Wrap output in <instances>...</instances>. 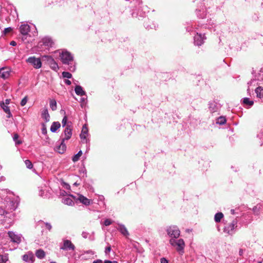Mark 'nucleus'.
Wrapping results in <instances>:
<instances>
[{
	"instance_id": "nucleus-1",
	"label": "nucleus",
	"mask_w": 263,
	"mask_h": 263,
	"mask_svg": "<svg viewBox=\"0 0 263 263\" xmlns=\"http://www.w3.org/2000/svg\"><path fill=\"white\" fill-rule=\"evenodd\" d=\"M60 57L64 64L69 65L68 69L73 72L76 69L74 65L73 64V57L71 54L66 50H63L60 53Z\"/></svg>"
},
{
	"instance_id": "nucleus-2",
	"label": "nucleus",
	"mask_w": 263,
	"mask_h": 263,
	"mask_svg": "<svg viewBox=\"0 0 263 263\" xmlns=\"http://www.w3.org/2000/svg\"><path fill=\"white\" fill-rule=\"evenodd\" d=\"M169 242L172 246L175 248L176 250L179 254H182L184 253L185 242L183 239L180 238L175 239L170 238Z\"/></svg>"
},
{
	"instance_id": "nucleus-3",
	"label": "nucleus",
	"mask_w": 263,
	"mask_h": 263,
	"mask_svg": "<svg viewBox=\"0 0 263 263\" xmlns=\"http://www.w3.org/2000/svg\"><path fill=\"white\" fill-rule=\"evenodd\" d=\"M167 234L171 238L176 239L180 235V231L179 228L176 226H171L166 229Z\"/></svg>"
},
{
	"instance_id": "nucleus-4",
	"label": "nucleus",
	"mask_w": 263,
	"mask_h": 263,
	"mask_svg": "<svg viewBox=\"0 0 263 263\" xmlns=\"http://www.w3.org/2000/svg\"><path fill=\"white\" fill-rule=\"evenodd\" d=\"M26 62L31 64L35 69H39L42 67L41 59L34 56L28 58L26 60Z\"/></svg>"
},
{
	"instance_id": "nucleus-5",
	"label": "nucleus",
	"mask_w": 263,
	"mask_h": 263,
	"mask_svg": "<svg viewBox=\"0 0 263 263\" xmlns=\"http://www.w3.org/2000/svg\"><path fill=\"white\" fill-rule=\"evenodd\" d=\"M237 220H233L231 223L226 226L224 228V232L229 234H232L234 232L235 229L237 228Z\"/></svg>"
},
{
	"instance_id": "nucleus-6",
	"label": "nucleus",
	"mask_w": 263,
	"mask_h": 263,
	"mask_svg": "<svg viewBox=\"0 0 263 263\" xmlns=\"http://www.w3.org/2000/svg\"><path fill=\"white\" fill-rule=\"evenodd\" d=\"M60 249L66 251H74L75 246L70 240L65 239L63 240V243L62 246L60 247Z\"/></svg>"
},
{
	"instance_id": "nucleus-7",
	"label": "nucleus",
	"mask_w": 263,
	"mask_h": 263,
	"mask_svg": "<svg viewBox=\"0 0 263 263\" xmlns=\"http://www.w3.org/2000/svg\"><path fill=\"white\" fill-rule=\"evenodd\" d=\"M8 234L12 242L17 244L21 242L22 235L21 234H16L15 232L12 231H9Z\"/></svg>"
},
{
	"instance_id": "nucleus-8",
	"label": "nucleus",
	"mask_w": 263,
	"mask_h": 263,
	"mask_svg": "<svg viewBox=\"0 0 263 263\" xmlns=\"http://www.w3.org/2000/svg\"><path fill=\"white\" fill-rule=\"evenodd\" d=\"M71 197H72L75 200H79L80 202L85 205H89L91 203V200L84 197L82 195L78 194L77 196L71 195Z\"/></svg>"
},
{
	"instance_id": "nucleus-9",
	"label": "nucleus",
	"mask_w": 263,
	"mask_h": 263,
	"mask_svg": "<svg viewBox=\"0 0 263 263\" xmlns=\"http://www.w3.org/2000/svg\"><path fill=\"white\" fill-rule=\"evenodd\" d=\"M205 39V37L204 34L197 32L194 37V44L198 46H201L203 44Z\"/></svg>"
},
{
	"instance_id": "nucleus-10",
	"label": "nucleus",
	"mask_w": 263,
	"mask_h": 263,
	"mask_svg": "<svg viewBox=\"0 0 263 263\" xmlns=\"http://www.w3.org/2000/svg\"><path fill=\"white\" fill-rule=\"evenodd\" d=\"M30 26L27 24H22L20 27V31L21 33L24 36L22 37L23 41H24L26 39L25 36L28 34V32L30 31Z\"/></svg>"
},
{
	"instance_id": "nucleus-11",
	"label": "nucleus",
	"mask_w": 263,
	"mask_h": 263,
	"mask_svg": "<svg viewBox=\"0 0 263 263\" xmlns=\"http://www.w3.org/2000/svg\"><path fill=\"white\" fill-rule=\"evenodd\" d=\"M43 58L47 59L48 62L50 65L51 68L53 70L57 71V70L59 69V66L58 65V64L55 62V61L52 57L48 55H45L43 57Z\"/></svg>"
},
{
	"instance_id": "nucleus-12",
	"label": "nucleus",
	"mask_w": 263,
	"mask_h": 263,
	"mask_svg": "<svg viewBox=\"0 0 263 263\" xmlns=\"http://www.w3.org/2000/svg\"><path fill=\"white\" fill-rule=\"evenodd\" d=\"M260 83H259L254 78L248 83V88L247 89L248 93H250L251 90H253V87L256 86H259Z\"/></svg>"
},
{
	"instance_id": "nucleus-13",
	"label": "nucleus",
	"mask_w": 263,
	"mask_h": 263,
	"mask_svg": "<svg viewBox=\"0 0 263 263\" xmlns=\"http://www.w3.org/2000/svg\"><path fill=\"white\" fill-rule=\"evenodd\" d=\"M255 92L259 101L263 103V87L257 86L255 89Z\"/></svg>"
},
{
	"instance_id": "nucleus-14",
	"label": "nucleus",
	"mask_w": 263,
	"mask_h": 263,
	"mask_svg": "<svg viewBox=\"0 0 263 263\" xmlns=\"http://www.w3.org/2000/svg\"><path fill=\"white\" fill-rule=\"evenodd\" d=\"M64 133L65 137L62 139H64V140H68L70 138L72 135V128H71L70 125H67L66 126Z\"/></svg>"
},
{
	"instance_id": "nucleus-15",
	"label": "nucleus",
	"mask_w": 263,
	"mask_h": 263,
	"mask_svg": "<svg viewBox=\"0 0 263 263\" xmlns=\"http://www.w3.org/2000/svg\"><path fill=\"white\" fill-rule=\"evenodd\" d=\"M10 76V70L7 67H3L0 69V77L6 79Z\"/></svg>"
},
{
	"instance_id": "nucleus-16",
	"label": "nucleus",
	"mask_w": 263,
	"mask_h": 263,
	"mask_svg": "<svg viewBox=\"0 0 263 263\" xmlns=\"http://www.w3.org/2000/svg\"><path fill=\"white\" fill-rule=\"evenodd\" d=\"M40 43H42L41 45H43L46 47H49L52 46L53 42L51 38L49 37H45L42 39Z\"/></svg>"
},
{
	"instance_id": "nucleus-17",
	"label": "nucleus",
	"mask_w": 263,
	"mask_h": 263,
	"mask_svg": "<svg viewBox=\"0 0 263 263\" xmlns=\"http://www.w3.org/2000/svg\"><path fill=\"white\" fill-rule=\"evenodd\" d=\"M88 135V130L86 125H84L83 126L81 133L80 134V138L82 140V141H85V142L86 143L87 140L86 139V137Z\"/></svg>"
},
{
	"instance_id": "nucleus-18",
	"label": "nucleus",
	"mask_w": 263,
	"mask_h": 263,
	"mask_svg": "<svg viewBox=\"0 0 263 263\" xmlns=\"http://www.w3.org/2000/svg\"><path fill=\"white\" fill-rule=\"evenodd\" d=\"M1 106L4 110V111L7 114V117L8 118H10L12 117V114L10 112L9 107L6 105L4 102H2L1 103Z\"/></svg>"
},
{
	"instance_id": "nucleus-19",
	"label": "nucleus",
	"mask_w": 263,
	"mask_h": 263,
	"mask_svg": "<svg viewBox=\"0 0 263 263\" xmlns=\"http://www.w3.org/2000/svg\"><path fill=\"white\" fill-rule=\"evenodd\" d=\"M117 230L119 231L122 235L126 237H127L129 235V233L127 229L123 224H119L118 225V228H117Z\"/></svg>"
},
{
	"instance_id": "nucleus-20",
	"label": "nucleus",
	"mask_w": 263,
	"mask_h": 263,
	"mask_svg": "<svg viewBox=\"0 0 263 263\" xmlns=\"http://www.w3.org/2000/svg\"><path fill=\"white\" fill-rule=\"evenodd\" d=\"M34 258V254L31 252H28L27 254L23 256V259L26 262L29 261H33Z\"/></svg>"
},
{
	"instance_id": "nucleus-21",
	"label": "nucleus",
	"mask_w": 263,
	"mask_h": 263,
	"mask_svg": "<svg viewBox=\"0 0 263 263\" xmlns=\"http://www.w3.org/2000/svg\"><path fill=\"white\" fill-rule=\"evenodd\" d=\"M64 141V139H62L60 144L57 147V151L60 154H63L66 151V146Z\"/></svg>"
},
{
	"instance_id": "nucleus-22",
	"label": "nucleus",
	"mask_w": 263,
	"mask_h": 263,
	"mask_svg": "<svg viewBox=\"0 0 263 263\" xmlns=\"http://www.w3.org/2000/svg\"><path fill=\"white\" fill-rule=\"evenodd\" d=\"M76 93L80 96H86V92L83 89V88L80 85H77L74 88Z\"/></svg>"
},
{
	"instance_id": "nucleus-23",
	"label": "nucleus",
	"mask_w": 263,
	"mask_h": 263,
	"mask_svg": "<svg viewBox=\"0 0 263 263\" xmlns=\"http://www.w3.org/2000/svg\"><path fill=\"white\" fill-rule=\"evenodd\" d=\"M219 106L214 102H210L209 103V109L212 112H215L218 111Z\"/></svg>"
},
{
	"instance_id": "nucleus-24",
	"label": "nucleus",
	"mask_w": 263,
	"mask_h": 263,
	"mask_svg": "<svg viewBox=\"0 0 263 263\" xmlns=\"http://www.w3.org/2000/svg\"><path fill=\"white\" fill-rule=\"evenodd\" d=\"M35 256L39 259H43L45 257L46 253L42 249H38L35 251Z\"/></svg>"
},
{
	"instance_id": "nucleus-25",
	"label": "nucleus",
	"mask_w": 263,
	"mask_h": 263,
	"mask_svg": "<svg viewBox=\"0 0 263 263\" xmlns=\"http://www.w3.org/2000/svg\"><path fill=\"white\" fill-rule=\"evenodd\" d=\"M255 78L259 83L263 81V67L255 75Z\"/></svg>"
},
{
	"instance_id": "nucleus-26",
	"label": "nucleus",
	"mask_w": 263,
	"mask_h": 263,
	"mask_svg": "<svg viewBox=\"0 0 263 263\" xmlns=\"http://www.w3.org/2000/svg\"><path fill=\"white\" fill-rule=\"evenodd\" d=\"M42 117L46 122H48L50 120V116L48 114V109L44 108L42 112Z\"/></svg>"
},
{
	"instance_id": "nucleus-27",
	"label": "nucleus",
	"mask_w": 263,
	"mask_h": 263,
	"mask_svg": "<svg viewBox=\"0 0 263 263\" xmlns=\"http://www.w3.org/2000/svg\"><path fill=\"white\" fill-rule=\"evenodd\" d=\"M61 124L59 122H54L50 127V131L55 133L60 127Z\"/></svg>"
},
{
	"instance_id": "nucleus-28",
	"label": "nucleus",
	"mask_w": 263,
	"mask_h": 263,
	"mask_svg": "<svg viewBox=\"0 0 263 263\" xmlns=\"http://www.w3.org/2000/svg\"><path fill=\"white\" fill-rule=\"evenodd\" d=\"M94 257V253L92 251H88L85 252L84 254H83L82 258L85 259H87L89 258H93Z\"/></svg>"
},
{
	"instance_id": "nucleus-29",
	"label": "nucleus",
	"mask_w": 263,
	"mask_h": 263,
	"mask_svg": "<svg viewBox=\"0 0 263 263\" xmlns=\"http://www.w3.org/2000/svg\"><path fill=\"white\" fill-rule=\"evenodd\" d=\"M63 203L68 205H72L73 201L71 197H67L63 198Z\"/></svg>"
},
{
	"instance_id": "nucleus-30",
	"label": "nucleus",
	"mask_w": 263,
	"mask_h": 263,
	"mask_svg": "<svg viewBox=\"0 0 263 263\" xmlns=\"http://www.w3.org/2000/svg\"><path fill=\"white\" fill-rule=\"evenodd\" d=\"M223 217V214L221 212L217 213L214 216V220L216 222H219Z\"/></svg>"
},
{
	"instance_id": "nucleus-31",
	"label": "nucleus",
	"mask_w": 263,
	"mask_h": 263,
	"mask_svg": "<svg viewBox=\"0 0 263 263\" xmlns=\"http://www.w3.org/2000/svg\"><path fill=\"white\" fill-rule=\"evenodd\" d=\"M8 260L7 254H0V263H6Z\"/></svg>"
},
{
	"instance_id": "nucleus-32",
	"label": "nucleus",
	"mask_w": 263,
	"mask_h": 263,
	"mask_svg": "<svg viewBox=\"0 0 263 263\" xmlns=\"http://www.w3.org/2000/svg\"><path fill=\"white\" fill-rule=\"evenodd\" d=\"M243 103L246 104V105H247L249 106H251L253 105L254 104V101H252V100H250L249 98H243Z\"/></svg>"
},
{
	"instance_id": "nucleus-33",
	"label": "nucleus",
	"mask_w": 263,
	"mask_h": 263,
	"mask_svg": "<svg viewBox=\"0 0 263 263\" xmlns=\"http://www.w3.org/2000/svg\"><path fill=\"white\" fill-rule=\"evenodd\" d=\"M226 122L225 117L221 116L217 118L216 123L219 125H223Z\"/></svg>"
},
{
	"instance_id": "nucleus-34",
	"label": "nucleus",
	"mask_w": 263,
	"mask_h": 263,
	"mask_svg": "<svg viewBox=\"0 0 263 263\" xmlns=\"http://www.w3.org/2000/svg\"><path fill=\"white\" fill-rule=\"evenodd\" d=\"M50 107L52 110L57 109V102L54 99L50 101Z\"/></svg>"
},
{
	"instance_id": "nucleus-35",
	"label": "nucleus",
	"mask_w": 263,
	"mask_h": 263,
	"mask_svg": "<svg viewBox=\"0 0 263 263\" xmlns=\"http://www.w3.org/2000/svg\"><path fill=\"white\" fill-rule=\"evenodd\" d=\"M82 152L81 151H80L77 154H76L72 158V160L73 162H76L78 161L80 156L82 155Z\"/></svg>"
},
{
	"instance_id": "nucleus-36",
	"label": "nucleus",
	"mask_w": 263,
	"mask_h": 263,
	"mask_svg": "<svg viewBox=\"0 0 263 263\" xmlns=\"http://www.w3.org/2000/svg\"><path fill=\"white\" fill-rule=\"evenodd\" d=\"M86 100L87 97H83L80 99L81 106L82 108H83L85 106L86 104Z\"/></svg>"
},
{
	"instance_id": "nucleus-37",
	"label": "nucleus",
	"mask_w": 263,
	"mask_h": 263,
	"mask_svg": "<svg viewBox=\"0 0 263 263\" xmlns=\"http://www.w3.org/2000/svg\"><path fill=\"white\" fill-rule=\"evenodd\" d=\"M18 137V135L17 134H14L13 137V140L15 141V144L17 145L22 143V141L17 140Z\"/></svg>"
},
{
	"instance_id": "nucleus-38",
	"label": "nucleus",
	"mask_w": 263,
	"mask_h": 263,
	"mask_svg": "<svg viewBox=\"0 0 263 263\" xmlns=\"http://www.w3.org/2000/svg\"><path fill=\"white\" fill-rule=\"evenodd\" d=\"M62 74L64 78L67 79H70L72 77V74L68 72L64 71L62 72Z\"/></svg>"
},
{
	"instance_id": "nucleus-39",
	"label": "nucleus",
	"mask_w": 263,
	"mask_h": 263,
	"mask_svg": "<svg viewBox=\"0 0 263 263\" xmlns=\"http://www.w3.org/2000/svg\"><path fill=\"white\" fill-rule=\"evenodd\" d=\"M25 163L26 164V167L28 168H29V169H31L33 167V165L31 163V162L29 160H26L25 161Z\"/></svg>"
},
{
	"instance_id": "nucleus-40",
	"label": "nucleus",
	"mask_w": 263,
	"mask_h": 263,
	"mask_svg": "<svg viewBox=\"0 0 263 263\" xmlns=\"http://www.w3.org/2000/svg\"><path fill=\"white\" fill-rule=\"evenodd\" d=\"M259 210H260V206H258V205H256V206H255L254 207H253L252 210L255 214L258 215L259 214Z\"/></svg>"
},
{
	"instance_id": "nucleus-41",
	"label": "nucleus",
	"mask_w": 263,
	"mask_h": 263,
	"mask_svg": "<svg viewBox=\"0 0 263 263\" xmlns=\"http://www.w3.org/2000/svg\"><path fill=\"white\" fill-rule=\"evenodd\" d=\"M112 223V221L109 219H106L104 222V224L105 226H108Z\"/></svg>"
},
{
	"instance_id": "nucleus-42",
	"label": "nucleus",
	"mask_w": 263,
	"mask_h": 263,
	"mask_svg": "<svg viewBox=\"0 0 263 263\" xmlns=\"http://www.w3.org/2000/svg\"><path fill=\"white\" fill-rule=\"evenodd\" d=\"M39 195L40 196L43 197H47V195L46 194H45L44 190L42 189L40 190L39 192Z\"/></svg>"
},
{
	"instance_id": "nucleus-43",
	"label": "nucleus",
	"mask_w": 263,
	"mask_h": 263,
	"mask_svg": "<svg viewBox=\"0 0 263 263\" xmlns=\"http://www.w3.org/2000/svg\"><path fill=\"white\" fill-rule=\"evenodd\" d=\"M27 102V97H24L21 102V105L24 106L26 105Z\"/></svg>"
},
{
	"instance_id": "nucleus-44",
	"label": "nucleus",
	"mask_w": 263,
	"mask_h": 263,
	"mask_svg": "<svg viewBox=\"0 0 263 263\" xmlns=\"http://www.w3.org/2000/svg\"><path fill=\"white\" fill-rule=\"evenodd\" d=\"M67 121V118L66 116H65L63 118L62 121V125L63 127L67 126L66 125Z\"/></svg>"
},
{
	"instance_id": "nucleus-45",
	"label": "nucleus",
	"mask_w": 263,
	"mask_h": 263,
	"mask_svg": "<svg viewBox=\"0 0 263 263\" xmlns=\"http://www.w3.org/2000/svg\"><path fill=\"white\" fill-rule=\"evenodd\" d=\"M12 205L11 207V209H12V210H15L17 206V204L18 203H15V202H13V201L12 202Z\"/></svg>"
},
{
	"instance_id": "nucleus-46",
	"label": "nucleus",
	"mask_w": 263,
	"mask_h": 263,
	"mask_svg": "<svg viewBox=\"0 0 263 263\" xmlns=\"http://www.w3.org/2000/svg\"><path fill=\"white\" fill-rule=\"evenodd\" d=\"M111 251V246H109L108 247H107L106 248H105V253L106 254H107L108 253H109Z\"/></svg>"
},
{
	"instance_id": "nucleus-47",
	"label": "nucleus",
	"mask_w": 263,
	"mask_h": 263,
	"mask_svg": "<svg viewBox=\"0 0 263 263\" xmlns=\"http://www.w3.org/2000/svg\"><path fill=\"white\" fill-rule=\"evenodd\" d=\"M12 30V28L11 27H8L5 29L4 32L5 34H6Z\"/></svg>"
},
{
	"instance_id": "nucleus-48",
	"label": "nucleus",
	"mask_w": 263,
	"mask_h": 263,
	"mask_svg": "<svg viewBox=\"0 0 263 263\" xmlns=\"http://www.w3.org/2000/svg\"><path fill=\"white\" fill-rule=\"evenodd\" d=\"M45 226H46V227L47 229H48L49 231L52 228V226L50 224V223H48V222H46L45 223Z\"/></svg>"
},
{
	"instance_id": "nucleus-49",
	"label": "nucleus",
	"mask_w": 263,
	"mask_h": 263,
	"mask_svg": "<svg viewBox=\"0 0 263 263\" xmlns=\"http://www.w3.org/2000/svg\"><path fill=\"white\" fill-rule=\"evenodd\" d=\"M7 214V212H6L5 210H4V209H0V214L1 215H5V214Z\"/></svg>"
},
{
	"instance_id": "nucleus-50",
	"label": "nucleus",
	"mask_w": 263,
	"mask_h": 263,
	"mask_svg": "<svg viewBox=\"0 0 263 263\" xmlns=\"http://www.w3.org/2000/svg\"><path fill=\"white\" fill-rule=\"evenodd\" d=\"M160 263H168L167 260L164 257L161 258Z\"/></svg>"
},
{
	"instance_id": "nucleus-51",
	"label": "nucleus",
	"mask_w": 263,
	"mask_h": 263,
	"mask_svg": "<svg viewBox=\"0 0 263 263\" xmlns=\"http://www.w3.org/2000/svg\"><path fill=\"white\" fill-rule=\"evenodd\" d=\"M88 235V233L85 232H83L82 233V236L83 237L86 238L87 237V235Z\"/></svg>"
},
{
	"instance_id": "nucleus-52",
	"label": "nucleus",
	"mask_w": 263,
	"mask_h": 263,
	"mask_svg": "<svg viewBox=\"0 0 263 263\" xmlns=\"http://www.w3.org/2000/svg\"><path fill=\"white\" fill-rule=\"evenodd\" d=\"M103 263H118L117 261H110L109 260H105Z\"/></svg>"
},
{
	"instance_id": "nucleus-53",
	"label": "nucleus",
	"mask_w": 263,
	"mask_h": 263,
	"mask_svg": "<svg viewBox=\"0 0 263 263\" xmlns=\"http://www.w3.org/2000/svg\"><path fill=\"white\" fill-rule=\"evenodd\" d=\"M92 263H103L102 260L100 259H97L93 260Z\"/></svg>"
},
{
	"instance_id": "nucleus-54",
	"label": "nucleus",
	"mask_w": 263,
	"mask_h": 263,
	"mask_svg": "<svg viewBox=\"0 0 263 263\" xmlns=\"http://www.w3.org/2000/svg\"><path fill=\"white\" fill-rule=\"evenodd\" d=\"M42 132L43 134H45L47 133L46 128V127H44L42 129Z\"/></svg>"
},
{
	"instance_id": "nucleus-55",
	"label": "nucleus",
	"mask_w": 263,
	"mask_h": 263,
	"mask_svg": "<svg viewBox=\"0 0 263 263\" xmlns=\"http://www.w3.org/2000/svg\"><path fill=\"white\" fill-rule=\"evenodd\" d=\"M10 45L12 46H15L16 45V42L14 41H11L10 43Z\"/></svg>"
},
{
	"instance_id": "nucleus-56",
	"label": "nucleus",
	"mask_w": 263,
	"mask_h": 263,
	"mask_svg": "<svg viewBox=\"0 0 263 263\" xmlns=\"http://www.w3.org/2000/svg\"><path fill=\"white\" fill-rule=\"evenodd\" d=\"M10 99H6V100H5V101L4 102V103L6 105H8L10 103Z\"/></svg>"
},
{
	"instance_id": "nucleus-57",
	"label": "nucleus",
	"mask_w": 263,
	"mask_h": 263,
	"mask_svg": "<svg viewBox=\"0 0 263 263\" xmlns=\"http://www.w3.org/2000/svg\"><path fill=\"white\" fill-rule=\"evenodd\" d=\"M65 83L67 85H70V84H71V81H70V80H66L65 81Z\"/></svg>"
},
{
	"instance_id": "nucleus-58",
	"label": "nucleus",
	"mask_w": 263,
	"mask_h": 263,
	"mask_svg": "<svg viewBox=\"0 0 263 263\" xmlns=\"http://www.w3.org/2000/svg\"><path fill=\"white\" fill-rule=\"evenodd\" d=\"M243 253V250L242 249H240L239 250V254L240 255H241Z\"/></svg>"
},
{
	"instance_id": "nucleus-59",
	"label": "nucleus",
	"mask_w": 263,
	"mask_h": 263,
	"mask_svg": "<svg viewBox=\"0 0 263 263\" xmlns=\"http://www.w3.org/2000/svg\"><path fill=\"white\" fill-rule=\"evenodd\" d=\"M231 213L233 215H234L235 214V211L234 209H231Z\"/></svg>"
},
{
	"instance_id": "nucleus-60",
	"label": "nucleus",
	"mask_w": 263,
	"mask_h": 263,
	"mask_svg": "<svg viewBox=\"0 0 263 263\" xmlns=\"http://www.w3.org/2000/svg\"><path fill=\"white\" fill-rule=\"evenodd\" d=\"M187 30H188V31H191V30L189 29V28H187Z\"/></svg>"
},
{
	"instance_id": "nucleus-61",
	"label": "nucleus",
	"mask_w": 263,
	"mask_h": 263,
	"mask_svg": "<svg viewBox=\"0 0 263 263\" xmlns=\"http://www.w3.org/2000/svg\"><path fill=\"white\" fill-rule=\"evenodd\" d=\"M74 185H78V184L77 183V182H76V183H74Z\"/></svg>"
},
{
	"instance_id": "nucleus-62",
	"label": "nucleus",
	"mask_w": 263,
	"mask_h": 263,
	"mask_svg": "<svg viewBox=\"0 0 263 263\" xmlns=\"http://www.w3.org/2000/svg\"><path fill=\"white\" fill-rule=\"evenodd\" d=\"M50 263H55V262L52 261V262H51Z\"/></svg>"
},
{
	"instance_id": "nucleus-63",
	"label": "nucleus",
	"mask_w": 263,
	"mask_h": 263,
	"mask_svg": "<svg viewBox=\"0 0 263 263\" xmlns=\"http://www.w3.org/2000/svg\"><path fill=\"white\" fill-rule=\"evenodd\" d=\"M258 263H261V261H258Z\"/></svg>"
}]
</instances>
